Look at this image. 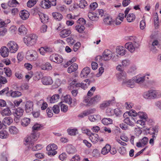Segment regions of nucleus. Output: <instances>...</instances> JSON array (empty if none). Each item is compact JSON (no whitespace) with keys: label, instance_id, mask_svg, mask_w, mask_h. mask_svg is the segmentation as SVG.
<instances>
[{"label":"nucleus","instance_id":"obj_53","mask_svg":"<svg viewBox=\"0 0 161 161\" xmlns=\"http://www.w3.org/2000/svg\"><path fill=\"white\" fill-rule=\"evenodd\" d=\"M67 130L69 134L70 135L74 136L78 133L77 130L76 129H69Z\"/></svg>","mask_w":161,"mask_h":161},{"label":"nucleus","instance_id":"obj_41","mask_svg":"<svg viewBox=\"0 0 161 161\" xmlns=\"http://www.w3.org/2000/svg\"><path fill=\"white\" fill-rule=\"evenodd\" d=\"M27 29L24 25H21L18 29V31L19 34L24 35L26 33Z\"/></svg>","mask_w":161,"mask_h":161},{"label":"nucleus","instance_id":"obj_39","mask_svg":"<svg viewBox=\"0 0 161 161\" xmlns=\"http://www.w3.org/2000/svg\"><path fill=\"white\" fill-rule=\"evenodd\" d=\"M126 75V73L125 72L121 71L120 73L117 74V78L119 80H124L125 78Z\"/></svg>","mask_w":161,"mask_h":161},{"label":"nucleus","instance_id":"obj_15","mask_svg":"<svg viewBox=\"0 0 161 161\" xmlns=\"http://www.w3.org/2000/svg\"><path fill=\"white\" fill-rule=\"evenodd\" d=\"M42 82L43 85H48L52 84L53 81L51 77L45 76L42 78Z\"/></svg>","mask_w":161,"mask_h":161},{"label":"nucleus","instance_id":"obj_47","mask_svg":"<svg viewBox=\"0 0 161 161\" xmlns=\"http://www.w3.org/2000/svg\"><path fill=\"white\" fill-rule=\"evenodd\" d=\"M64 102L70 105L72 103V99L69 95H67L65 96L64 98Z\"/></svg>","mask_w":161,"mask_h":161},{"label":"nucleus","instance_id":"obj_16","mask_svg":"<svg viewBox=\"0 0 161 161\" xmlns=\"http://www.w3.org/2000/svg\"><path fill=\"white\" fill-rule=\"evenodd\" d=\"M39 51L41 54L45 55L46 53L51 52L52 49L49 47L45 46L41 47L39 49Z\"/></svg>","mask_w":161,"mask_h":161},{"label":"nucleus","instance_id":"obj_59","mask_svg":"<svg viewBox=\"0 0 161 161\" xmlns=\"http://www.w3.org/2000/svg\"><path fill=\"white\" fill-rule=\"evenodd\" d=\"M87 5V2L85 0H81L79 3V7L83 8Z\"/></svg>","mask_w":161,"mask_h":161},{"label":"nucleus","instance_id":"obj_48","mask_svg":"<svg viewBox=\"0 0 161 161\" xmlns=\"http://www.w3.org/2000/svg\"><path fill=\"white\" fill-rule=\"evenodd\" d=\"M18 4L16 0H11L8 1V5L10 7H15Z\"/></svg>","mask_w":161,"mask_h":161},{"label":"nucleus","instance_id":"obj_54","mask_svg":"<svg viewBox=\"0 0 161 161\" xmlns=\"http://www.w3.org/2000/svg\"><path fill=\"white\" fill-rule=\"evenodd\" d=\"M104 22L105 24L110 25L112 22V19L110 17H107L104 19Z\"/></svg>","mask_w":161,"mask_h":161},{"label":"nucleus","instance_id":"obj_23","mask_svg":"<svg viewBox=\"0 0 161 161\" xmlns=\"http://www.w3.org/2000/svg\"><path fill=\"white\" fill-rule=\"evenodd\" d=\"M137 115L141 119H144L145 121H148V116L145 112H139L137 113ZM149 120L150 122H152L153 121L152 119H149Z\"/></svg>","mask_w":161,"mask_h":161},{"label":"nucleus","instance_id":"obj_31","mask_svg":"<svg viewBox=\"0 0 161 161\" xmlns=\"http://www.w3.org/2000/svg\"><path fill=\"white\" fill-rule=\"evenodd\" d=\"M88 16L89 19L92 21H96L98 19V16H97L96 13L89 12L88 14Z\"/></svg>","mask_w":161,"mask_h":161},{"label":"nucleus","instance_id":"obj_30","mask_svg":"<svg viewBox=\"0 0 161 161\" xmlns=\"http://www.w3.org/2000/svg\"><path fill=\"white\" fill-rule=\"evenodd\" d=\"M1 114L3 116H9L12 114L11 111L8 108L3 109L1 112Z\"/></svg>","mask_w":161,"mask_h":161},{"label":"nucleus","instance_id":"obj_42","mask_svg":"<svg viewBox=\"0 0 161 161\" xmlns=\"http://www.w3.org/2000/svg\"><path fill=\"white\" fill-rule=\"evenodd\" d=\"M52 15L55 19L58 21L61 20L63 18L62 15L58 12H53L52 13Z\"/></svg>","mask_w":161,"mask_h":161},{"label":"nucleus","instance_id":"obj_45","mask_svg":"<svg viewBox=\"0 0 161 161\" xmlns=\"http://www.w3.org/2000/svg\"><path fill=\"white\" fill-rule=\"evenodd\" d=\"M112 101L109 100L103 102L100 105V108L102 109H104L109 106L111 103Z\"/></svg>","mask_w":161,"mask_h":161},{"label":"nucleus","instance_id":"obj_24","mask_svg":"<svg viewBox=\"0 0 161 161\" xmlns=\"http://www.w3.org/2000/svg\"><path fill=\"white\" fill-rule=\"evenodd\" d=\"M89 138L91 142L94 143L97 142L99 139V136L97 134L92 133L89 136Z\"/></svg>","mask_w":161,"mask_h":161},{"label":"nucleus","instance_id":"obj_26","mask_svg":"<svg viewBox=\"0 0 161 161\" xmlns=\"http://www.w3.org/2000/svg\"><path fill=\"white\" fill-rule=\"evenodd\" d=\"M66 150L69 154H73L76 152L75 147L71 145L67 146L66 148Z\"/></svg>","mask_w":161,"mask_h":161},{"label":"nucleus","instance_id":"obj_18","mask_svg":"<svg viewBox=\"0 0 161 161\" xmlns=\"http://www.w3.org/2000/svg\"><path fill=\"white\" fill-rule=\"evenodd\" d=\"M19 15L21 19L25 20L28 18L30 15V14L27 11L23 10L20 12Z\"/></svg>","mask_w":161,"mask_h":161},{"label":"nucleus","instance_id":"obj_4","mask_svg":"<svg viewBox=\"0 0 161 161\" xmlns=\"http://www.w3.org/2000/svg\"><path fill=\"white\" fill-rule=\"evenodd\" d=\"M38 57L37 52L34 50L28 51L26 54L25 58L29 61H35L38 59Z\"/></svg>","mask_w":161,"mask_h":161},{"label":"nucleus","instance_id":"obj_29","mask_svg":"<svg viewBox=\"0 0 161 161\" xmlns=\"http://www.w3.org/2000/svg\"><path fill=\"white\" fill-rule=\"evenodd\" d=\"M78 65L76 63L72 64L67 69V71L69 73L75 71L78 69Z\"/></svg>","mask_w":161,"mask_h":161},{"label":"nucleus","instance_id":"obj_3","mask_svg":"<svg viewBox=\"0 0 161 161\" xmlns=\"http://www.w3.org/2000/svg\"><path fill=\"white\" fill-rule=\"evenodd\" d=\"M77 80L76 79H73L70 83V85H74L76 87H81L84 89H86L91 83L90 80L88 79L85 80L84 82L81 83H77Z\"/></svg>","mask_w":161,"mask_h":161},{"label":"nucleus","instance_id":"obj_7","mask_svg":"<svg viewBox=\"0 0 161 161\" xmlns=\"http://www.w3.org/2000/svg\"><path fill=\"white\" fill-rule=\"evenodd\" d=\"M57 148V146L54 144H50L48 145L46 147V150L48 152V155L54 156L56 154L57 152L56 150Z\"/></svg>","mask_w":161,"mask_h":161},{"label":"nucleus","instance_id":"obj_12","mask_svg":"<svg viewBox=\"0 0 161 161\" xmlns=\"http://www.w3.org/2000/svg\"><path fill=\"white\" fill-rule=\"evenodd\" d=\"M124 122L128 125L133 126L135 124L136 120L133 117L128 115L124 119Z\"/></svg>","mask_w":161,"mask_h":161},{"label":"nucleus","instance_id":"obj_56","mask_svg":"<svg viewBox=\"0 0 161 161\" xmlns=\"http://www.w3.org/2000/svg\"><path fill=\"white\" fill-rule=\"evenodd\" d=\"M41 5L43 8H49L51 7V4H50L48 1H44L42 2Z\"/></svg>","mask_w":161,"mask_h":161},{"label":"nucleus","instance_id":"obj_13","mask_svg":"<svg viewBox=\"0 0 161 161\" xmlns=\"http://www.w3.org/2000/svg\"><path fill=\"white\" fill-rule=\"evenodd\" d=\"M159 43L158 40H153L150 46L151 51L154 53L157 52V47H159Z\"/></svg>","mask_w":161,"mask_h":161},{"label":"nucleus","instance_id":"obj_64","mask_svg":"<svg viewBox=\"0 0 161 161\" xmlns=\"http://www.w3.org/2000/svg\"><path fill=\"white\" fill-rule=\"evenodd\" d=\"M61 111L64 112H66L68 110V107L66 105L64 104H62L61 105Z\"/></svg>","mask_w":161,"mask_h":161},{"label":"nucleus","instance_id":"obj_11","mask_svg":"<svg viewBox=\"0 0 161 161\" xmlns=\"http://www.w3.org/2000/svg\"><path fill=\"white\" fill-rule=\"evenodd\" d=\"M50 60L57 63L59 64L63 61V58L61 56L58 54H53L49 57Z\"/></svg>","mask_w":161,"mask_h":161},{"label":"nucleus","instance_id":"obj_20","mask_svg":"<svg viewBox=\"0 0 161 161\" xmlns=\"http://www.w3.org/2000/svg\"><path fill=\"white\" fill-rule=\"evenodd\" d=\"M126 50L122 46H118L116 48V53L119 55L122 56L124 55L126 53Z\"/></svg>","mask_w":161,"mask_h":161},{"label":"nucleus","instance_id":"obj_61","mask_svg":"<svg viewBox=\"0 0 161 161\" xmlns=\"http://www.w3.org/2000/svg\"><path fill=\"white\" fill-rule=\"evenodd\" d=\"M52 108L53 112L55 114H58L60 111L59 106L58 105H54Z\"/></svg>","mask_w":161,"mask_h":161},{"label":"nucleus","instance_id":"obj_58","mask_svg":"<svg viewBox=\"0 0 161 161\" xmlns=\"http://www.w3.org/2000/svg\"><path fill=\"white\" fill-rule=\"evenodd\" d=\"M8 154L6 152L3 153L1 156V161H8Z\"/></svg>","mask_w":161,"mask_h":161},{"label":"nucleus","instance_id":"obj_57","mask_svg":"<svg viewBox=\"0 0 161 161\" xmlns=\"http://www.w3.org/2000/svg\"><path fill=\"white\" fill-rule=\"evenodd\" d=\"M81 130L83 133L86 134L89 136L92 133V132L86 128L85 127H81Z\"/></svg>","mask_w":161,"mask_h":161},{"label":"nucleus","instance_id":"obj_49","mask_svg":"<svg viewBox=\"0 0 161 161\" xmlns=\"http://www.w3.org/2000/svg\"><path fill=\"white\" fill-rule=\"evenodd\" d=\"M121 63L123 67H127L130 65V60L126 59L122 60Z\"/></svg>","mask_w":161,"mask_h":161},{"label":"nucleus","instance_id":"obj_62","mask_svg":"<svg viewBox=\"0 0 161 161\" xmlns=\"http://www.w3.org/2000/svg\"><path fill=\"white\" fill-rule=\"evenodd\" d=\"M47 113L49 117H51L53 115V113L52 108L51 107L48 108L46 110Z\"/></svg>","mask_w":161,"mask_h":161},{"label":"nucleus","instance_id":"obj_5","mask_svg":"<svg viewBox=\"0 0 161 161\" xmlns=\"http://www.w3.org/2000/svg\"><path fill=\"white\" fill-rule=\"evenodd\" d=\"M7 47L11 53H14L18 50L19 47L16 42L13 41H9L7 45Z\"/></svg>","mask_w":161,"mask_h":161},{"label":"nucleus","instance_id":"obj_35","mask_svg":"<svg viewBox=\"0 0 161 161\" xmlns=\"http://www.w3.org/2000/svg\"><path fill=\"white\" fill-rule=\"evenodd\" d=\"M23 112L24 110L22 108L19 107L16 110L14 115L15 116L20 117L23 115Z\"/></svg>","mask_w":161,"mask_h":161},{"label":"nucleus","instance_id":"obj_6","mask_svg":"<svg viewBox=\"0 0 161 161\" xmlns=\"http://www.w3.org/2000/svg\"><path fill=\"white\" fill-rule=\"evenodd\" d=\"M125 46L131 53H133L134 52L135 49L138 47L139 45L138 43L134 41L133 43L129 42L126 43Z\"/></svg>","mask_w":161,"mask_h":161},{"label":"nucleus","instance_id":"obj_55","mask_svg":"<svg viewBox=\"0 0 161 161\" xmlns=\"http://www.w3.org/2000/svg\"><path fill=\"white\" fill-rule=\"evenodd\" d=\"M10 95L13 97H18L21 95V93L19 92L15 91L12 92Z\"/></svg>","mask_w":161,"mask_h":161},{"label":"nucleus","instance_id":"obj_63","mask_svg":"<svg viewBox=\"0 0 161 161\" xmlns=\"http://www.w3.org/2000/svg\"><path fill=\"white\" fill-rule=\"evenodd\" d=\"M66 40L69 44L71 45H73L75 42V41L72 37L67 38Z\"/></svg>","mask_w":161,"mask_h":161},{"label":"nucleus","instance_id":"obj_37","mask_svg":"<svg viewBox=\"0 0 161 161\" xmlns=\"http://www.w3.org/2000/svg\"><path fill=\"white\" fill-rule=\"evenodd\" d=\"M105 125L111 124L113 123V120L109 118H104L101 121Z\"/></svg>","mask_w":161,"mask_h":161},{"label":"nucleus","instance_id":"obj_38","mask_svg":"<svg viewBox=\"0 0 161 161\" xmlns=\"http://www.w3.org/2000/svg\"><path fill=\"white\" fill-rule=\"evenodd\" d=\"M30 122V119L27 118H25L21 120V124L22 126L24 127L27 126Z\"/></svg>","mask_w":161,"mask_h":161},{"label":"nucleus","instance_id":"obj_1","mask_svg":"<svg viewBox=\"0 0 161 161\" xmlns=\"http://www.w3.org/2000/svg\"><path fill=\"white\" fill-rule=\"evenodd\" d=\"M143 97L146 99H155L161 98V91L159 90L151 89L144 92Z\"/></svg>","mask_w":161,"mask_h":161},{"label":"nucleus","instance_id":"obj_10","mask_svg":"<svg viewBox=\"0 0 161 161\" xmlns=\"http://www.w3.org/2000/svg\"><path fill=\"white\" fill-rule=\"evenodd\" d=\"M112 56L113 54L111 51L108 49L105 50L101 56L102 59L105 61L109 60Z\"/></svg>","mask_w":161,"mask_h":161},{"label":"nucleus","instance_id":"obj_60","mask_svg":"<svg viewBox=\"0 0 161 161\" xmlns=\"http://www.w3.org/2000/svg\"><path fill=\"white\" fill-rule=\"evenodd\" d=\"M42 126L40 124H36L32 127V128L33 130H39L42 128Z\"/></svg>","mask_w":161,"mask_h":161},{"label":"nucleus","instance_id":"obj_52","mask_svg":"<svg viewBox=\"0 0 161 161\" xmlns=\"http://www.w3.org/2000/svg\"><path fill=\"white\" fill-rule=\"evenodd\" d=\"M42 77V75L41 72H36L34 75V79L35 80H39Z\"/></svg>","mask_w":161,"mask_h":161},{"label":"nucleus","instance_id":"obj_33","mask_svg":"<svg viewBox=\"0 0 161 161\" xmlns=\"http://www.w3.org/2000/svg\"><path fill=\"white\" fill-rule=\"evenodd\" d=\"M111 149V146L110 145L107 144L101 150L102 154L104 155L107 154Z\"/></svg>","mask_w":161,"mask_h":161},{"label":"nucleus","instance_id":"obj_22","mask_svg":"<svg viewBox=\"0 0 161 161\" xmlns=\"http://www.w3.org/2000/svg\"><path fill=\"white\" fill-rule=\"evenodd\" d=\"M33 103L30 101L26 102L25 105V110L27 113H30L33 110Z\"/></svg>","mask_w":161,"mask_h":161},{"label":"nucleus","instance_id":"obj_2","mask_svg":"<svg viewBox=\"0 0 161 161\" xmlns=\"http://www.w3.org/2000/svg\"><path fill=\"white\" fill-rule=\"evenodd\" d=\"M38 37L35 34H31L25 36L24 38V43L28 46L35 44L37 39Z\"/></svg>","mask_w":161,"mask_h":161},{"label":"nucleus","instance_id":"obj_46","mask_svg":"<svg viewBox=\"0 0 161 161\" xmlns=\"http://www.w3.org/2000/svg\"><path fill=\"white\" fill-rule=\"evenodd\" d=\"M52 69V67L51 64L49 62H47L42 66V69L43 70H50Z\"/></svg>","mask_w":161,"mask_h":161},{"label":"nucleus","instance_id":"obj_50","mask_svg":"<svg viewBox=\"0 0 161 161\" xmlns=\"http://www.w3.org/2000/svg\"><path fill=\"white\" fill-rule=\"evenodd\" d=\"M38 0H29L27 3V6L29 8H31L34 6Z\"/></svg>","mask_w":161,"mask_h":161},{"label":"nucleus","instance_id":"obj_34","mask_svg":"<svg viewBox=\"0 0 161 161\" xmlns=\"http://www.w3.org/2000/svg\"><path fill=\"white\" fill-rule=\"evenodd\" d=\"M59 96L58 94L53 95L50 98V103H54L57 102L59 100Z\"/></svg>","mask_w":161,"mask_h":161},{"label":"nucleus","instance_id":"obj_25","mask_svg":"<svg viewBox=\"0 0 161 161\" xmlns=\"http://www.w3.org/2000/svg\"><path fill=\"white\" fill-rule=\"evenodd\" d=\"M124 84H125L128 87L133 88L135 86V82L133 80V77L128 80H125L123 82Z\"/></svg>","mask_w":161,"mask_h":161},{"label":"nucleus","instance_id":"obj_8","mask_svg":"<svg viewBox=\"0 0 161 161\" xmlns=\"http://www.w3.org/2000/svg\"><path fill=\"white\" fill-rule=\"evenodd\" d=\"M101 98V97L99 95H97L92 97L90 100L88 98L85 99L84 102L87 103L86 106H90L95 103L99 101Z\"/></svg>","mask_w":161,"mask_h":161},{"label":"nucleus","instance_id":"obj_32","mask_svg":"<svg viewBox=\"0 0 161 161\" xmlns=\"http://www.w3.org/2000/svg\"><path fill=\"white\" fill-rule=\"evenodd\" d=\"M13 122V119L10 117H6L4 118L3 120V122L4 125H9Z\"/></svg>","mask_w":161,"mask_h":161},{"label":"nucleus","instance_id":"obj_27","mask_svg":"<svg viewBox=\"0 0 161 161\" xmlns=\"http://www.w3.org/2000/svg\"><path fill=\"white\" fill-rule=\"evenodd\" d=\"M145 76L140 77L137 75L133 77V80H134L135 82L138 84H141L145 80Z\"/></svg>","mask_w":161,"mask_h":161},{"label":"nucleus","instance_id":"obj_21","mask_svg":"<svg viewBox=\"0 0 161 161\" xmlns=\"http://www.w3.org/2000/svg\"><path fill=\"white\" fill-rule=\"evenodd\" d=\"M90 72V68L88 67H86L82 70L80 76L81 78H84L86 77Z\"/></svg>","mask_w":161,"mask_h":161},{"label":"nucleus","instance_id":"obj_14","mask_svg":"<svg viewBox=\"0 0 161 161\" xmlns=\"http://www.w3.org/2000/svg\"><path fill=\"white\" fill-rule=\"evenodd\" d=\"M28 148L31 149V150L33 151H36L41 149L42 147V146L40 144H37L34 145L32 142H31L30 144H28Z\"/></svg>","mask_w":161,"mask_h":161},{"label":"nucleus","instance_id":"obj_19","mask_svg":"<svg viewBox=\"0 0 161 161\" xmlns=\"http://www.w3.org/2000/svg\"><path fill=\"white\" fill-rule=\"evenodd\" d=\"M70 30L69 29H64L60 32L59 35L62 38H65L69 36L71 33Z\"/></svg>","mask_w":161,"mask_h":161},{"label":"nucleus","instance_id":"obj_44","mask_svg":"<svg viewBox=\"0 0 161 161\" xmlns=\"http://www.w3.org/2000/svg\"><path fill=\"white\" fill-rule=\"evenodd\" d=\"M136 19V16L133 13H130L128 15L127 17V20L128 22H131L133 21Z\"/></svg>","mask_w":161,"mask_h":161},{"label":"nucleus","instance_id":"obj_51","mask_svg":"<svg viewBox=\"0 0 161 161\" xmlns=\"http://www.w3.org/2000/svg\"><path fill=\"white\" fill-rule=\"evenodd\" d=\"M75 29L79 32H82L85 29V27L80 24L75 27Z\"/></svg>","mask_w":161,"mask_h":161},{"label":"nucleus","instance_id":"obj_17","mask_svg":"<svg viewBox=\"0 0 161 161\" xmlns=\"http://www.w3.org/2000/svg\"><path fill=\"white\" fill-rule=\"evenodd\" d=\"M9 51L7 47L3 46L0 49V53L1 55L4 58L8 56Z\"/></svg>","mask_w":161,"mask_h":161},{"label":"nucleus","instance_id":"obj_28","mask_svg":"<svg viewBox=\"0 0 161 161\" xmlns=\"http://www.w3.org/2000/svg\"><path fill=\"white\" fill-rule=\"evenodd\" d=\"M38 15L42 23H45L47 22L48 19V17L47 16L42 13H40Z\"/></svg>","mask_w":161,"mask_h":161},{"label":"nucleus","instance_id":"obj_43","mask_svg":"<svg viewBox=\"0 0 161 161\" xmlns=\"http://www.w3.org/2000/svg\"><path fill=\"white\" fill-rule=\"evenodd\" d=\"M9 132L12 134H16L18 132V129L15 126H11L9 127Z\"/></svg>","mask_w":161,"mask_h":161},{"label":"nucleus","instance_id":"obj_36","mask_svg":"<svg viewBox=\"0 0 161 161\" xmlns=\"http://www.w3.org/2000/svg\"><path fill=\"white\" fill-rule=\"evenodd\" d=\"M147 130L149 131L148 133L151 134H155V133H158V129L157 127L154 126L153 127H150L148 129H146Z\"/></svg>","mask_w":161,"mask_h":161},{"label":"nucleus","instance_id":"obj_9","mask_svg":"<svg viewBox=\"0 0 161 161\" xmlns=\"http://www.w3.org/2000/svg\"><path fill=\"white\" fill-rule=\"evenodd\" d=\"M37 139V135L36 133L34 132L30 136L25 139L24 143L25 145H28L31 142L33 143V142L35 141Z\"/></svg>","mask_w":161,"mask_h":161},{"label":"nucleus","instance_id":"obj_40","mask_svg":"<svg viewBox=\"0 0 161 161\" xmlns=\"http://www.w3.org/2000/svg\"><path fill=\"white\" fill-rule=\"evenodd\" d=\"M89 119L91 121L94 122L101 119V117L99 115H93L89 116Z\"/></svg>","mask_w":161,"mask_h":161}]
</instances>
